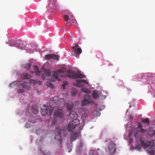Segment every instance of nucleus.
<instances>
[{
  "label": "nucleus",
  "instance_id": "29",
  "mask_svg": "<svg viewBox=\"0 0 155 155\" xmlns=\"http://www.w3.org/2000/svg\"><path fill=\"white\" fill-rule=\"evenodd\" d=\"M24 47L25 45L24 44H23L21 42L20 44L19 45L18 48L22 49Z\"/></svg>",
  "mask_w": 155,
  "mask_h": 155
},
{
  "label": "nucleus",
  "instance_id": "21",
  "mask_svg": "<svg viewBox=\"0 0 155 155\" xmlns=\"http://www.w3.org/2000/svg\"><path fill=\"white\" fill-rule=\"evenodd\" d=\"M74 126V124H72L71 125V126H69V124H68V130H69V131H72V130L75 129V128H72Z\"/></svg>",
  "mask_w": 155,
  "mask_h": 155
},
{
  "label": "nucleus",
  "instance_id": "32",
  "mask_svg": "<svg viewBox=\"0 0 155 155\" xmlns=\"http://www.w3.org/2000/svg\"><path fill=\"white\" fill-rule=\"evenodd\" d=\"M24 91V90L23 89H20L18 90V93H23Z\"/></svg>",
  "mask_w": 155,
  "mask_h": 155
},
{
  "label": "nucleus",
  "instance_id": "16",
  "mask_svg": "<svg viewBox=\"0 0 155 155\" xmlns=\"http://www.w3.org/2000/svg\"><path fill=\"white\" fill-rule=\"evenodd\" d=\"M85 77L84 75L83 74L80 73H76L75 76V78H83Z\"/></svg>",
  "mask_w": 155,
  "mask_h": 155
},
{
  "label": "nucleus",
  "instance_id": "1",
  "mask_svg": "<svg viewBox=\"0 0 155 155\" xmlns=\"http://www.w3.org/2000/svg\"><path fill=\"white\" fill-rule=\"evenodd\" d=\"M65 105V101L63 98L59 100L57 96H55L49 101L50 108L44 106L41 109V113L42 115L45 116L47 115H50L53 113L54 114L58 117H61L64 115L62 110Z\"/></svg>",
  "mask_w": 155,
  "mask_h": 155
},
{
  "label": "nucleus",
  "instance_id": "10",
  "mask_svg": "<svg viewBox=\"0 0 155 155\" xmlns=\"http://www.w3.org/2000/svg\"><path fill=\"white\" fill-rule=\"evenodd\" d=\"M78 117V114L74 112H71L69 116V118L71 119H77Z\"/></svg>",
  "mask_w": 155,
  "mask_h": 155
},
{
  "label": "nucleus",
  "instance_id": "7",
  "mask_svg": "<svg viewBox=\"0 0 155 155\" xmlns=\"http://www.w3.org/2000/svg\"><path fill=\"white\" fill-rule=\"evenodd\" d=\"M66 75L69 77L75 79L76 73L74 71L70 70L66 72Z\"/></svg>",
  "mask_w": 155,
  "mask_h": 155
},
{
  "label": "nucleus",
  "instance_id": "26",
  "mask_svg": "<svg viewBox=\"0 0 155 155\" xmlns=\"http://www.w3.org/2000/svg\"><path fill=\"white\" fill-rule=\"evenodd\" d=\"M81 91L85 93H86L87 94L89 92V90L88 89H87L86 88H82Z\"/></svg>",
  "mask_w": 155,
  "mask_h": 155
},
{
  "label": "nucleus",
  "instance_id": "33",
  "mask_svg": "<svg viewBox=\"0 0 155 155\" xmlns=\"http://www.w3.org/2000/svg\"><path fill=\"white\" fill-rule=\"evenodd\" d=\"M94 151L92 150H91L90 151L89 155H94Z\"/></svg>",
  "mask_w": 155,
  "mask_h": 155
},
{
  "label": "nucleus",
  "instance_id": "45",
  "mask_svg": "<svg viewBox=\"0 0 155 155\" xmlns=\"http://www.w3.org/2000/svg\"><path fill=\"white\" fill-rule=\"evenodd\" d=\"M100 115V114H99V116Z\"/></svg>",
  "mask_w": 155,
  "mask_h": 155
},
{
  "label": "nucleus",
  "instance_id": "5",
  "mask_svg": "<svg viewBox=\"0 0 155 155\" xmlns=\"http://www.w3.org/2000/svg\"><path fill=\"white\" fill-rule=\"evenodd\" d=\"M91 101L90 97L89 95H86L85 96L84 100L82 102V105L83 106H85L91 103Z\"/></svg>",
  "mask_w": 155,
  "mask_h": 155
},
{
  "label": "nucleus",
  "instance_id": "12",
  "mask_svg": "<svg viewBox=\"0 0 155 155\" xmlns=\"http://www.w3.org/2000/svg\"><path fill=\"white\" fill-rule=\"evenodd\" d=\"M76 54V56L77 58L79 57V54L81 53L82 51L81 48H76L74 51Z\"/></svg>",
  "mask_w": 155,
  "mask_h": 155
},
{
  "label": "nucleus",
  "instance_id": "25",
  "mask_svg": "<svg viewBox=\"0 0 155 155\" xmlns=\"http://www.w3.org/2000/svg\"><path fill=\"white\" fill-rule=\"evenodd\" d=\"M138 126L140 128L139 130L141 132L143 133V132L144 130L142 128V125L141 123H139L138 124Z\"/></svg>",
  "mask_w": 155,
  "mask_h": 155
},
{
  "label": "nucleus",
  "instance_id": "23",
  "mask_svg": "<svg viewBox=\"0 0 155 155\" xmlns=\"http://www.w3.org/2000/svg\"><path fill=\"white\" fill-rule=\"evenodd\" d=\"M68 84V82L67 81H65L64 82L63 84L61 85V87L62 89L64 90L65 89V87L66 85Z\"/></svg>",
  "mask_w": 155,
  "mask_h": 155
},
{
  "label": "nucleus",
  "instance_id": "3",
  "mask_svg": "<svg viewBox=\"0 0 155 155\" xmlns=\"http://www.w3.org/2000/svg\"><path fill=\"white\" fill-rule=\"evenodd\" d=\"M141 145L145 149L147 148V151L150 155H154L155 153V140H152L145 142L143 141H140Z\"/></svg>",
  "mask_w": 155,
  "mask_h": 155
},
{
  "label": "nucleus",
  "instance_id": "2",
  "mask_svg": "<svg viewBox=\"0 0 155 155\" xmlns=\"http://www.w3.org/2000/svg\"><path fill=\"white\" fill-rule=\"evenodd\" d=\"M66 69L64 68H61L57 71V72L55 71L51 72L50 71L46 70L44 74L42 75L43 79H49L50 81L54 82L57 80H58V73H64L66 72Z\"/></svg>",
  "mask_w": 155,
  "mask_h": 155
},
{
  "label": "nucleus",
  "instance_id": "42",
  "mask_svg": "<svg viewBox=\"0 0 155 155\" xmlns=\"http://www.w3.org/2000/svg\"><path fill=\"white\" fill-rule=\"evenodd\" d=\"M54 138H55L56 139H57V137H56V136H55V137H54Z\"/></svg>",
  "mask_w": 155,
  "mask_h": 155
},
{
  "label": "nucleus",
  "instance_id": "18",
  "mask_svg": "<svg viewBox=\"0 0 155 155\" xmlns=\"http://www.w3.org/2000/svg\"><path fill=\"white\" fill-rule=\"evenodd\" d=\"M19 81H15L10 84L9 86L12 87L20 84Z\"/></svg>",
  "mask_w": 155,
  "mask_h": 155
},
{
  "label": "nucleus",
  "instance_id": "28",
  "mask_svg": "<svg viewBox=\"0 0 155 155\" xmlns=\"http://www.w3.org/2000/svg\"><path fill=\"white\" fill-rule=\"evenodd\" d=\"M29 83L30 84H33L34 85H35L36 83V81L35 80H31L29 81Z\"/></svg>",
  "mask_w": 155,
  "mask_h": 155
},
{
  "label": "nucleus",
  "instance_id": "22",
  "mask_svg": "<svg viewBox=\"0 0 155 155\" xmlns=\"http://www.w3.org/2000/svg\"><path fill=\"white\" fill-rule=\"evenodd\" d=\"M32 111L33 113L34 114H37L38 112V110H37V108L35 107H32Z\"/></svg>",
  "mask_w": 155,
  "mask_h": 155
},
{
  "label": "nucleus",
  "instance_id": "39",
  "mask_svg": "<svg viewBox=\"0 0 155 155\" xmlns=\"http://www.w3.org/2000/svg\"><path fill=\"white\" fill-rule=\"evenodd\" d=\"M78 45H76L75 46V47H78Z\"/></svg>",
  "mask_w": 155,
  "mask_h": 155
},
{
  "label": "nucleus",
  "instance_id": "20",
  "mask_svg": "<svg viewBox=\"0 0 155 155\" xmlns=\"http://www.w3.org/2000/svg\"><path fill=\"white\" fill-rule=\"evenodd\" d=\"M31 66V63L27 64L25 65V68L28 70L29 71L30 69Z\"/></svg>",
  "mask_w": 155,
  "mask_h": 155
},
{
  "label": "nucleus",
  "instance_id": "17",
  "mask_svg": "<svg viewBox=\"0 0 155 155\" xmlns=\"http://www.w3.org/2000/svg\"><path fill=\"white\" fill-rule=\"evenodd\" d=\"M73 18V16L72 15H69L68 16L67 15H65L64 16V19L67 22H68L70 19H71Z\"/></svg>",
  "mask_w": 155,
  "mask_h": 155
},
{
  "label": "nucleus",
  "instance_id": "19",
  "mask_svg": "<svg viewBox=\"0 0 155 155\" xmlns=\"http://www.w3.org/2000/svg\"><path fill=\"white\" fill-rule=\"evenodd\" d=\"M31 77V75L28 74H25L22 75V78L25 79H29Z\"/></svg>",
  "mask_w": 155,
  "mask_h": 155
},
{
  "label": "nucleus",
  "instance_id": "11",
  "mask_svg": "<svg viewBox=\"0 0 155 155\" xmlns=\"http://www.w3.org/2000/svg\"><path fill=\"white\" fill-rule=\"evenodd\" d=\"M78 136V133L77 132H72L71 135V141H73L75 140Z\"/></svg>",
  "mask_w": 155,
  "mask_h": 155
},
{
  "label": "nucleus",
  "instance_id": "40",
  "mask_svg": "<svg viewBox=\"0 0 155 155\" xmlns=\"http://www.w3.org/2000/svg\"><path fill=\"white\" fill-rule=\"evenodd\" d=\"M75 48H75V46H74V47H72V49H75Z\"/></svg>",
  "mask_w": 155,
  "mask_h": 155
},
{
  "label": "nucleus",
  "instance_id": "6",
  "mask_svg": "<svg viewBox=\"0 0 155 155\" xmlns=\"http://www.w3.org/2000/svg\"><path fill=\"white\" fill-rule=\"evenodd\" d=\"M83 83H84L87 84H89V83L86 80H77L76 81V84L75 86L78 87H81L83 86L82 84Z\"/></svg>",
  "mask_w": 155,
  "mask_h": 155
},
{
  "label": "nucleus",
  "instance_id": "36",
  "mask_svg": "<svg viewBox=\"0 0 155 155\" xmlns=\"http://www.w3.org/2000/svg\"><path fill=\"white\" fill-rule=\"evenodd\" d=\"M49 85H50V86L51 87H52L53 86V85L51 83Z\"/></svg>",
  "mask_w": 155,
  "mask_h": 155
},
{
  "label": "nucleus",
  "instance_id": "15",
  "mask_svg": "<svg viewBox=\"0 0 155 155\" xmlns=\"http://www.w3.org/2000/svg\"><path fill=\"white\" fill-rule=\"evenodd\" d=\"M74 107V105L72 103H69L67 105V109L69 111L71 110Z\"/></svg>",
  "mask_w": 155,
  "mask_h": 155
},
{
  "label": "nucleus",
  "instance_id": "43",
  "mask_svg": "<svg viewBox=\"0 0 155 155\" xmlns=\"http://www.w3.org/2000/svg\"><path fill=\"white\" fill-rule=\"evenodd\" d=\"M87 115V114L86 113H85L84 114V115Z\"/></svg>",
  "mask_w": 155,
  "mask_h": 155
},
{
  "label": "nucleus",
  "instance_id": "14",
  "mask_svg": "<svg viewBox=\"0 0 155 155\" xmlns=\"http://www.w3.org/2000/svg\"><path fill=\"white\" fill-rule=\"evenodd\" d=\"M33 68L35 72V75L37 76L40 75V73L38 67L37 66H34L33 67Z\"/></svg>",
  "mask_w": 155,
  "mask_h": 155
},
{
  "label": "nucleus",
  "instance_id": "41",
  "mask_svg": "<svg viewBox=\"0 0 155 155\" xmlns=\"http://www.w3.org/2000/svg\"><path fill=\"white\" fill-rule=\"evenodd\" d=\"M57 136L58 137V138H58V140H59V138H60V137L58 136V135H57Z\"/></svg>",
  "mask_w": 155,
  "mask_h": 155
},
{
  "label": "nucleus",
  "instance_id": "38",
  "mask_svg": "<svg viewBox=\"0 0 155 155\" xmlns=\"http://www.w3.org/2000/svg\"><path fill=\"white\" fill-rule=\"evenodd\" d=\"M30 122H31L32 123H35V121H30Z\"/></svg>",
  "mask_w": 155,
  "mask_h": 155
},
{
  "label": "nucleus",
  "instance_id": "44",
  "mask_svg": "<svg viewBox=\"0 0 155 155\" xmlns=\"http://www.w3.org/2000/svg\"><path fill=\"white\" fill-rule=\"evenodd\" d=\"M30 72H31V73H33V72H31V71H30Z\"/></svg>",
  "mask_w": 155,
  "mask_h": 155
},
{
  "label": "nucleus",
  "instance_id": "9",
  "mask_svg": "<svg viewBox=\"0 0 155 155\" xmlns=\"http://www.w3.org/2000/svg\"><path fill=\"white\" fill-rule=\"evenodd\" d=\"M58 56L56 54H48L45 55V58L46 60H49L50 59L57 60L58 59Z\"/></svg>",
  "mask_w": 155,
  "mask_h": 155
},
{
  "label": "nucleus",
  "instance_id": "4",
  "mask_svg": "<svg viewBox=\"0 0 155 155\" xmlns=\"http://www.w3.org/2000/svg\"><path fill=\"white\" fill-rule=\"evenodd\" d=\"M108 148L110 154H114L116 152V144L113 142L111 141V143L108 146Z\"/></svg>",
  "mask_w": 155,
  "mask_h": 155
},
{
  "label": "nucleus",
  "instance_id": "27",
  "mask_svg": "<svg viewBox=\"0 0 155 155\" xmlns=\"http://www.w3.org/2000/svg\"><path fill=\"white\" fill-rule=\"evenodd\" d=\"M142 121L147 124H148L149 123V120L148 118H146L142 120Z\"/></svg>",
  "mask_w": 155,
  "mask_h": 155
},
{
  "label": "nucleus",
  "instance_id": "13",
  "mask_svg": "<svg viewBox=\"0 0 155 155\" xmlns=\"http://www.w3.org/2000/svg\"><path fill=\"white\" fill-rule=\"evenodd\" d=\"M56 129L57 130V132L58 134V136L60 137V138L59 139V141L60 142V143H61L62 141V139L61 137V132L64 131L63 130L61 129L59 127H57L56 128Z\"/></svg>",
  "mask_w": 155,
  "mask_h": 155
},
{
  "label": "nucleus",
  "instance_id": "8",
  "mask_svg": "<svg viewBox=\"0 0 155 155\" xmlns=\"http://www.w3.org/2000/svg\"><path fill=\"white\" fill-rule=\"evenodd\" d=\"M80 124V121L78 119H74L69 122V126L72 124H74V126L72 128H76Z\"/></svg>",
  "mask_w": 155,
  "mask_h": 155
},
{
  "label": "nucleus",
  "instance_id": "30",
  "mask_svg": "<svg viewBox=\"0 0 155 155\" xmlns=\"http://www.w3.org/2000/svg\"><path fill=\"white\" fill-rule=\"evenodd\" d=\"M27 83L26 82H24L22 84V86L24 87V88H25V87L26 86H27Z\"/></svg>",
  "mask_w": 155,
  "mask_h": 155
},
{
  "label": "nucleus",
  "instance_id": "35",
  "mask_svg": "<svg viewBox=\"0 0 155 155\" xmlns=\"http://www.w3.org/2000/svg\"><path fill=\"white\" fill-rule=\"evenodd\" d=\"M56 123V120H53V122H52V125H54Z\"/></svg>",
  "mask_w": 155,
  "mask_h": 155
},
{
  "label": "nucleus",
  "instance_id": "37",
  "mask_svg": "<svg viewBox=\"0 0 155 155\" xmlns=\"http://www.w3.org/2000/svg\"><path fill=\"white\" fill-rule=\"evenodd\" d=\"M76 94V93L75 92H73L72 93V95H74Z\"/></svg>",
  "mask_w": 155,
  "mask_h": 155
},
{
  "label": "nucleus",
  "instance_id": "31",
  "mask_svg": "<svg viewBox=\"0 0 155 155\" xmlns=\"http://www.w3.org/2000/svg\"><path fill=\"white\" fill-rule=\"evenodd\" d=\"M136 148L138 150H140L141 148V145H138L136 146Z\"/></svg>",
  "mask_w": 155,
  "mask_h": 155
},
{
  "label": "nucleus",
  "instance_id": "24",
  "mask_svg": "<svg viewBox=\"0 0 155 155\" xmlns=\"http://www.w3.org/2000/svg\"><path fill=\"white\" fill-rule=\"evenodd\" d=\"M92 95L93 97L96 99L97 98L98 96V95L97 93L95 91H94Z\"/></svg>",
  "mask_w": 155,
  "mask_h": 155
},
{
  "label": "nucleus",
  "instance_id": "34",
  "mask_svg": "<svg viewBox=\"0 0 155 155\" xmlns=\"http://www.w3.org/2000/svg\"><path fill=\"white\" fill-rule=\"evenodd\" d=\"M25 127L26 128H29L30 127V124H26L25 125Z\"/></svg>",
  "mask_w": 155,
  "mask_h": 155
}]
</instances>
